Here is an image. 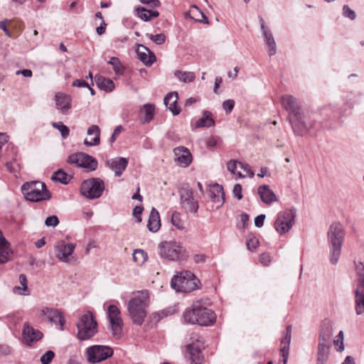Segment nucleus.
<instances>
[{"mask_svg":"<svg viewBox=\"0 0 364 364\" xmlns=\"http://www.w3.org/2000/svg\"><path fill=\"white\" fill-rule=\"evenodd\" d=\"M282 105L289 114V120L294 133L301 136L306 134L312 128L313 122L297 99L291 95H284L282 97Z\"/></svg>","mask_w":364,"mask_h":364,"instance_id":"nucleus-1","label":"nucleus"},{"mask_svg":"<svg viewBox=\"0 0 364 364\" xmlns=\"http://www.w3.org/2000/svg\"><path fill=\"white\" fill-rule=\"evenodd\" d=\"M149 304V294L147 290L139 291L133 294L127 304V311L134 324L141 326L147 315Z\"/></svg>","mask_w":364,"mask_h":364,"instance_id":"nucleus-2","label":"nucleus"},{"mask_svg":"<svg viewBox=\"0 0 364 364\" xmlns=\"http://www.w3.org/2000/svg\"><path fill=\"white\" fill-rule=\"evenodd\" d=\"M215 313L212 310L203 306L200 301L194 302L192 309L187 310L184 314L186 321L200 326H210L215 321Z\"/></svg>","mask_w":364,"mask_h":364,"instance_id":"nucleus-3","label":"nucleus"},{"mask_svg":"<svg viewBox=\"0 0 364 364\" xmlns=\"http://www.w3.org/2000/svg\"><path fill=\"white\" fill-rule=\"evenodd\" d=\"M21 191L26 199L32 202L48 200L50 198L46 184L38 181L23 183Z\"/></svg>","mask_w":364,"mask_h":364,"instance_id":"nucleus-4","label":"nucleus"},{"mask_svg":"<svg viewBox=\"0 0 364 364\" xmlns=\"http://www.w3.org/2000/svg\"><path fill=\"white\" fill-rule=\"evenodd\" d=\"M76 325L77 338L81 341L91 338L97 332V323L89 311L80 316Z\"/></svg>","mask_w":364,"mask_h":364,"instance_id":"nucleus-5","label":"nucleus"},{"mask_svg":"<svg viewBox=\"0 0 364 364\" xmlns=\"http://www.w3.org/2000/svg\"><path fill=\"white\" fill-rule=\"evenodd\" d=\"M198 279L192 272L183 271L173 277L171 286L178 292H190L198 287Z\"/></svg>","mask_w":364,"mask_h":364,"instance_id":"nucleus-6","label":"nucleus"},{"mask_svg":"<svg viewBox=\"0 0 364 364\" xmlns=\"http://www.w3.org/2000/svg\"><path fill=\"white\" fill-rule=\"evenodd\" d=\"M330 245V261L332 264H336L341 256V227L339 224L331 226L328 232Z\"/></svg>","mask_w":364,"mask_h":364,"instance_id":"nucleus-7","label":"nucleus"},{"mask_svg":"<svg viewBox=\"0 0 364 364\" xmlns=\"http://www.w3.org/2000/svg\"><path fill=\"white\" fill-rule=\"evenodd\" d=\"M104 190V181L100 178H92L85 180L80 187L81 194L90 200L101 197Z\"/></svg>","mask_w":364,"mask_h":364,"instance_id":"nucleus-8","label":"nucleus"},{"mask_svg":"<svg viewBox=\"0 0 364 364\" xmlns=\"http://www.w3.org/2000/svg\"><path fill=\"white\" fill-rule=\"evenodd\" d=\"M113 349L108 346L94 345L86 349L85 357L88 363H100L113 355Z\"/></svg>","mask_w":364,"mask_h":364,"instance_id":"nucleus-9","label":"nucleus"},{"mask_svg":"<svg viewBox=\"0 0 364 364\" xmlns=\"http://www.w3.org/2000/svg\"><path fill=\"white\" fill-rule=\"evenodd\" d=\"M332 334L333 326L331 323L329 321L324 323L320 334L318 348V358L320 361L327 359L329 352V344L328 341Z\"/></svg>","mask_w":364,"mask_h":364,"instance_id":"nucleus-10","label":"nucleus"},{"mask_svg":"<svg viewBox=\"0 0 364 364\" xmlns=\"http://www.w3.org/2000/svg\"><path fill=\"white\" fill-rule=\"evenodd\" d=\"M296 211L289 210L278 213L274 222V228L280 235L287 232L294 224Z\"/></svg>","mask_w":364,"mask_h":364,"instance_id":"nucleus-11","label":"nucleus"},{"mask_svg":"<svg viewBox=\"0 0 364 364\" xmlns=\"http://www.w3.org/2000/svg\"><path fill=\"white\" fill-rule=\"evenodd\" d=\"M179 196L180 203L186 212L193 214H195L198 212V201L193 196L192 189L188 185H185L181 187L179 191Z\"/></svg>","mask_w":364,"mask_h":364,"instance_id":"nucleus-12","label":"nucleus"},{"mask_svg":"<svg viewBox=\"0 0 364 364\" xmlns=\"http://www.w3.org/2000/svg\"><path fill=\"white\" fill-rule=\"evenodd\" d=\"M109 321V328L113 336L119 338L122 334L123 321L121 318V312L115 305H109L107 309Z\"/></svg>","mask_w":364,"mask_h":364,"instance_id":"nucleus-13","label":"nucleus"},{"mask_svg":"<svg viewBox=\"0 0 364 364\" xmlns=\"http://www.w3.org/2000/svg\"><path fill=\"white\" fill-rule=\"evenodd\" d=\"M68 162L92 171L96 170L98 164L94 157L82 152L70 155L68 159Z\"/></svg>","mask_w":364,"mask_h":364,"instance_id":"nucleus-14","label":"nucleus"},{"mask_svg":"<svg viewBox=\"0 0 364 364\" xmlns=\"http://www.w3.org/2000/svg\"><path fill=\"white\" fill-rule=\"evenodd\" d=\"M159 248L161 257L171 261L178 259L182 251L181 245L174 241L163 242Z\"/></svg>","mask_w":364,"mask_h":364,"instance_id":"nucleus-15","label":"nucleus"},{"mask_svg":"<svg viewBox=\"0 0 364 364\" xmlns=\"http://www.w3.org/2000/svg\"><path fill=\"white\" fill-rule=\"evenodd\" d=\"M75 249V244L66 243L63 240H60L54 245V254L60 262H69L74 258L73 253Z\"/></svg>","mask_w":364,"mask_h":364,"instance_id":"nucleus-16","label":"nucleus"},{"mask_svg":"<svg viewBox=\"0 0 364 364\" xmlns=\"http://www.w3.org/2000/svg\"><path fill=\"white\" fill-rule=\"evenodd\" d=\"M40 316L44 321L53 323H59L60 330L63 329L65 320L60 311L56 309L44 307L41 310Z\"/></svg>","mask_w":364,"mask_h":364,"instance_id":"nucleus-17","label":"nucleus"},{"mask_svg":"<svg viewBox=\"0 0 364 364\" xmlns=\"http://www.w3.org/2000/svg\"><path fill=\"white\" fill-rule=\"evenodd\" d=\"M175 160L180 166L187 167L192 162V155L188 149L184 146H178L173 149Z\"/></svg>","mask_w":364,"mask_h":364,"instance_id":"nucleus-18","label":"nucleus"},{"mask_svg":"<svg viewBox=\"0 0 364 364\" xmlns=\"http://www.w3.org/2000/svg\"><path fill=\"white\" fill-rule=\"evenodd\" d=\"M55 102L57 109L63 114H68L71 109L72 99L69 95L57 92L55 95Z\"/></svg>","mask_w":364,"mask_h":364,"instance_id":"nucleus-19","label":"nucleus"},{"mask_svg":"<svg viewBox=\"0 0 364 364\" xmlns=\"http://www.w3.org/2000/svg\"><path fill=\"white\" fill-rule=\"evenodd\" d=\"M107 166L114 172L115 176H120L128 165V159L124 157H115L107 161Z\"/></svg>","mask_w":364,"mask_h":364,"instance_id":"nucleus-20","label":"nucleus"},{"mask_svg":"<svg viewBox=\"0 0 364 364\" xmlns=\"http://www.w3.org/2000/svg\"><path fill=\"white\" fill-rule=\"evenodd\" d=\"M43 334L41 331L35 330L29 325L25 324L23 329V338L24 343L31 345L34 341L41 339Z\"/></svg>","mask_w":364,"mask_h":364,"instance_id":"nucleus-21","label":"nucleus"},{"mask_svg":"<svg viewBox=\"0 0 364 364\" xmlns=\"http://www.w3.org/2000/svg\"><path fill=\"white\" fill-rule=\"evenodd\" d=\"M257 193L261 200L265 204H270L273 202L278 201V199L274 191L269 188L267 185H262L257 188Z\"/></svg>","mask_w":364,"mask_h":364,"instance_id":"nucleus-22","label":"nucleus"},{"mask_svg":"<svg viewBox=\"0 0 364 364\" xmlns=\"http://www.w3.org/2000/svg\"><path fill=\"white\" fill-rule=\"evenodd\" d=\"M136 53L139 59L145 65H151L156 60L154 54L146 47L142 45L138 46Z\"/></svg>","mask_w":364,"mask_h":364,"instance_id":"nucleus-23","label":"nucleus"},{"mask_svg":"<svg viewBox=\"0 0 364 364\" xmlns=\"http://www.w3.org/2000/svg\"><path fill=\"white\" fill-rule=\"evenodd\" d=\"M164 104L166 107L173 113V115H177L181 112V108L178 105V93L171 92L166 95L164 98Z\"/></svg>","mask_w":364,"mask_h":364,"instance_id":"nucleus-24","label":"nucleus"},{"mask_svg":"<svg viewBox=\"0 0 364 364\" xmlns=\"http://www.w3.org/2000/svg\"><path fill=\"white\" fill-rule=\"evenodd\" d=\"M291 326H288L286 328L284 336L282 338V341H281L282 347H281L280 350L282 353V355L284 358V363H287V359H288L289 344H290L291 338Z\"/></svg>","mask_w":364,"mask_h":364,"instance_id":"nucleus-25","label":"nucleus"},{"mask_svg":"<svg viewBox=\"0 0 364 364\" xmlns=\"http://www.w3.org/2000/svg\"><path fill=\"white\" fill-rule=\"evenodd\" d=\"M210 198L216 204V208H220L225 202V193L221 186L215 185L209 193Z\"/></svg>","mask_w":364,"mask_h":364,"instance_id":"nucleus-26","label":"nucleus"},{"mask_svg":"<svg viewBox=\"0 0 364 364\" xmlns=\"http://www.w3.org/2000/svg\"><path fill=\"white\" fill-rule=\"evenodd\" d=\"M88 136H94L93 139H85L84 144L87 146H93L98 145L100 141V129L97 125L90 126L87 132Z\"/></svg>","mask_w":364,"mask_h":364,"instance_id":"nucleus-27","label":"nucleus"},{"mask_svg":"<svg viewBox=\"0 0 364 364\" xmlns=\"http://www.w3.org/2000/svg\"><path fill=\"white\" fill-rule=\"evenodd\" d=\"M11 253L9 242L6 240L2 232L0 230V264L8 262Z\"/></svg>","mask_w":364,"mask_h":364,"instance_id":"nucleus-28","label":"nucleus"},{"mask_svg":"<svg viewBox=\"0 0 364 364\" xmlns=\"http://www.w3.org/2000/svg\"><path fill=\"white\" fill-rule=\"evenodd\" d=\"M161 220L158 210L153 208L151 210L147 228L150 232H156L161 228Z\"/></svg>","mask_w":364,"mask_h":364,"instance_id":"nucleus-29","label":"nucleus"},{"mask_svg":"<svg viewBox=\"0 0 364 364\" xmlns=\"http://www.w3.org/2000/svg\"><path fill=\"white\" fill-rule=\"evenodd\" d=\"M261 28L263 31V35L265 37V42L268 47V52L270 56L275 55L277 52V46L274 38L272 33L265 28L263 21L261 20Z\"/></svg>","mask_w":364,"mask_h":364,"instance_id":"nucleus-30","label":"nucleus"},{"mask_svg":"<svg viewBox=\"0 0 364 364\" xmlns=\"http://www.w3.org/2000/svg\"><path fill=\"white\" fill-rule=\"evenodd\" d=\"M214 126L215 121L213 118L212 113L209 111H204L203 112L202 117L200 119H198L195 124V128H209Z\"/></svg>","mask_w":364,"mask_h":364,"instance_id":"nucleus-31","label":"nucleus"},{"mask_svg":"<svg viewBox=\"0 0 364 364\" xmlns=\"http://www.w3.org/2000/svg\"><path fill=\"white\" fill-rule=\"evenodd\" d=\"M187 350L191 364H200L202 363L203 357L199 347L190 345L187 347Z\"/></svg>","mask_w":364,"mask_h":364,"instance_id":"nucleus-32","label":"nucleus"},{"mask_svg":"<svg viewBox=\"0 0 364 364\" xmlns=\"http://www.w3.org/2000/svg\"><path fill=\"white\" fill-rule=\"evenodd\" d=\"M136 15L144 21H149L152 18L159 16L157 11L148 10L144 7H138L135 9Z\"/></svg>","mask_w":364,"mask_h":364,"instance_id":"nucleus-33","label":"nucleus"},{"mask_svg":"<svg viewBox=\"0 0 364 364\" xmlns=\"http://www.w3.org/2000/svg\"><path fill=\"white\" fill-rule=\"evenodd\" d=\"M357 274V284L355 291L364 292V264L361 262L355 263Z\"/></svg>","mask_w":364,"mask_h":364,"instance_id":"nucleus-34","label":"nucleus"},{"mask_svg":"<svg viewBox=\"0 0 364 364\" xmlns=\"http://www.w3.org/2000/svg\"><path fill=\"white\" fill-rule=\"evenodd\" d=\"M188 14L190 16V17L195 21L203 23H208V21L207 19V17L204 15V14L195 5L191 6L189 11L188 12Z\"/></svg>","mask_w":364,"mask_h":364,"instance_id":"nucleus-35","label":"nucleus"},{"mask_svg":"<svg viewBox=\"0 0 364 364\" xmlns=\"http://www.w3.org/2000/svg\"><path fill=\"white\" fill-rule=\"evenodd\" d=\"M175 77L184 83H189L193 82L196 78V75L193 72L176 70L174 72Z\"/></svg>","mask_w":364,"mask_h":364,"instance_id":"nucleus-36","label":"nucleus"},{"mask_svg":"<svg viewBox=\"0 0 364 364\" xmlns=\"http://www.w3.org/2000/svg\"><path fill=\"white\" fill-rule=\"evenodd\" d=\"M240 162L237 160H230L227 163V168L232 173V175L235 176V179L245 178V176L243 175L240 171H237V168H240Z\"/></svg>","mask_w":364,"mask_h":364,"instance_id":"nucleus-37","label":"nucleus"},{"mask_svg":"<svg viewBox=\"0 0 364 364\" xmlns=\"http://www.w3.org/2000/svg\"><path fill=\"white\" fill-rule=\"evenodd\" d=\"M133 261L139 266L143 265L148 259L147 253L141 249L134 250L132 254Z\"/></svg>","mask_w":364,"mask_h":364,"instance_id":"nucleus-38","label":"nucleus"},{"mask_svg":"<svg viewBox=\"0 0 364 364\" xmlns=\"http://www.w3.org/2000/svg\"><path fill=\"white\" fill-rule=\"evenodd\" d=\"M171 223L178 230H183L186 229V221L183 219L182 215L178 212H174L171 216Z\"/></svg>","mask_w":364,"mask_h":364,"instance_id":"nucleus-39","label":"nucleus"},{"mask_svg":"<svg viewBox=\"0 0 364 364\" xmlns=\"http://www.w3.org/2000/svg\"><path fill=\"white\" fill-rule=\"evenodd\" d=\"M51 178L55 181H58L63 184H67L70 181L72 177L65 171L58 170L53 174Z\"/></svg>","mask_w":364,"mask_h":364,"instance_id":"nucleus-40","label":"nucleus"},{"mask_svg":"<svg viewBox=\"0 0 364 364\" xmlns=\"http://www.w3.org/2000/svg\"><path fill=\"white\" fill-rule=\"evenodd\" d=\"M97 85L101 90H105L107 92H111L114 89V84L113 81L110 79L103 77L98 78Z\"/></svg>","mask_w":364,"mask_h":364,"instance_id":"nucleus-41","label":"nucleus"},{"mask_svg":"<svg viewBox=\"0 0 364 364\" xmlns=\"http://www.w3.org/2000/svg\"><path fill=\"white\" fill-rule=\"evenodd\" d=\"M355 311L358 315L364 312V292L355 291Z\"/></svg>","mask_w":364,"mask_h":364,"instance_id":"nucleus-42","label":"nucleus"},{"mask_svg":"<svg viewBox=\"0 0 364 364\" xmlns=\"http://www.w3.org/2000/svg\"><path fill=\"white\" fill-rule=\"evenodd\" d=\"M52 125L54 128L57 129L60 132L63 139L68 138L70 135L69 128L62 122H53Z\"/></svg>","mask_w":364,"mask_h":364,"instance_id":"nucleus-43","label":"nucleus"},{"mask_svg":"<svg viewBox=\"0 0 364 364\" xmlns=\"http://www.w3.org/2000/svg\"><path fill=\"white\" fill-rule=\"evenodd\" d=\"M109 63L111 64L113 67V70H114L116 74L121 75L123 73V66L122 65L119 60L117 58L112 57Z\"/></svg>","mask_w":364,"mask_h":364,"instance_id":"nucleus-44","label":"nucleus"},{"mask_svg":"<svg viewBox=\"0 0 364 364\" xmlns=\"http://www.w3.org/2000/svg\"><path fill=\"white\" fill-rule=\"evenodd\" d=\"M246 245L249 250L254 251L259 246V241L255 236L249 235L247 238Z\"/></svg>","mask_w":364,"mask_h":364,"instance_id":"nucleus-45","label":"nucleus"},{"mask_svg":"<svg viewBox=\"0 0 364 364\" xmlns=\"http://www.w3.org/2000/svg\"><path fill=\"white\" fill-rule=\"evenodd\" d=\"M146 36L157 45H161L166 41V36L164 33H159L156 35L147 33Z\"/></svg>","mask_w":364,"mask_h":364,"instance_id":"nucleus-46","label":"nucleus"},{"mask_svg":"<svg viewBox=\"0 0 364 364\" xmlns=\"http://www.w3.org/2000/svg\"><path fill=\"white\" fill-rule=\"evenodd\" d=\"M343 16L351 21H354L357 16L356 13L347 5L343 6Z\"/></svg>","mask_w":364,"mask_h":364,"instance_id":"nucleus-47","label":"nucleus"},{"mask_svg":"<svg viewBox=\"0 0 364 364\" xmlns=\"http://www.w3.org/2000/svg\"><path fill=\"white\" fill-rule=\"evenodd\" d=\"M146 114L145 120L149 122L152 118L154 112V107L151 105H145L142 109Z\"/></svg>","mask_w":364,"mask_h":364,"instance_id":"nucleus-48","label":"nucleus"},{"mask_svg":"<svg viewBox=\"0 0 364 364\" xmlns=\"http://www.w3.org/2000/svg\"><path fill=\"white\" fill-rule=\"evenodd\" d=\"M55 356V353L52 350H48L41 358L42 364H50Z\"/></svg>","mask_w":364,"mask_h":364,"instance_id":"nucleus-49","label":"nucleus"},{"mask_svg":"<svg viewBox=\"0 0 364 364\" xmlns=\"http://www.w3.org/2000/svg\"><path fill=\"white\" fill-rule=\"evenodd\" d=\"M45 224L48 227L54 228L59 224V220L55 215L49 216L46 219Z\"/></svg>","mask_w":364,"mask_h":364,"instance_id":"nucleus-50","label":"nucleus"},{"mask_svg":"<svg viewBox=\"0 0 364 364\" xmlns=\"http://www.w3.org/2000/svg\"><path fill=\"white\" fill-rule=\"evenodd\" d=\"M240 168L243 170V171L245 172L244 175L245 176V177L246 176H248L250 178L254 177L255 173L251 170V168L248 164L241 163V164H240Z\"/></svg>","mask_w":364,"mask_h":364,"instance_id":"nucleus-51","label":"nucleus"},{"mask_svg":"<svg viewBox=\"0 0 364 364\" xmlns=\"http://www.w3.org/2000/svg\"><path fill=\"white\" fill-rule=\"evenodd\" d=\"M235 102L232 100H227L223 102V107L227 113H230L234 108Z\"/></svg>","mask_w":364,"mask_h":364,"instance_id":"nucleus-52","label":"nucleus"},{"mask_svg":"<svg viewBox=\"0 0 364 364\" xmlns=\"http://www.w3.org/2000/svg\"><path fill=\"white\" fill-rule=\"evenodd\" d=\"M249 220V215L246 213H242L240 215V220L237 224V226L240 228H245L247 225Z\"/></svg>","mask_w":364,"mask_h":364,"instance_id":"nucleus-53","label":"nucleus"},{"mask_svg":"<svg viewBox=\"0 0 364 364\" xmlns=\"http://www.w3.org/2000/svg\"><path fill=\"white\" fill-rule=\"evenodd\" d=\"M259 260L264 266H267L272 261V256L269 253H262L259 256Z\"/></svg>","mask_w":364,"mask_h":364,"instance_id":"nucleus-54","label":"nucleus"},{"mask_svg":"<svg viewBox=\"0 0 364 364\" xmlns=\"http://www.w3.org/2000/svg\"><path fill=\"white\" fill-rule=\"evenodd\" d=\"M232 193L237 200L242 199V186L239 183H237L234 186Z\"/></svg>","mask_w":364,"mask_h":364,"instance_id":"nucleus-55","label":"nucleus"},{"mask_svg":"<svg viewBox=\"0 0 364 364\" xmlns=\"http://www.w3.org/2000/svg\"><path fill=\"white\" fill-rule=\"evenodd\" d=\"M16 161V159H14L13 161H8L5 164V166L6 169L11 173L14 174L16 176L18 173V169L14 166V162Z\"/></svg>","mask_w":364,"mask_h":364,"instance_id":"nucleus-56","label":"nucleus"},{"mask_svg":"<svg viewBox=\"0 0 364 364\" xmlns=\"http://www.w3.org/2000/svg\"><path fill=\"white\" fill-rule=\"evenodd\" d=\"M11 352V348L6 344H0V355H7Z\"/></svg>","mask_w":364,"mask_h":364,"instance_id":"nucleus-57","label":"nucleus"},{"mask_svg":"<svg viewBox=\"0 0 364 364\" xmlns=\"http://www.w3.org/2000/svg\"><path fill=\"white\" fill-rule=\"evenodd\" d=\"M341 331H340L338 333V335L336 336V339L333 341V344H334V346H335V348H336L337 351H341Z\"/></svg>","mask_w":364,"mask_h":364,"instance_id":"nucleus-58","label":"nucleus"},{"mask_svg":"<svg viewBox=\"0 0 364 364\" xmlns=\"http://www.w3.org/2000/svg\"><path fill=\"white\" fill-rule=\"evenodd\" d=\"M13 292L18 295H28L29 291L27 290H23L21 286H16L13 289Z\"/></svg>","mask_w":364,"mask_h":364,"instance_id":"nucleus-59","label":"nucleus"},{"mask_svg":"<svg viewBox=\"0 0 364 364\" xmlns=\"http://www.w3.org/2000/svg\"><path fill=\"white\" fill-rule=\"evenodd\" d=\"M143 211V208L141 206H136L133 210V215L136 218L138 222L141 221V214Z\"/></svg>","mask_w":364,"mask_h":364,"instance_id":"nucleus-60","label":"nucleus"},{"mask_svg":"<svg viewBox=\"0 0 364 364\" xmlns=\"http://www.w3.org/2000/svg\"><path fill=\"white\" fill-rule=\"evenodd\" d=\"M265 215L261 214L257 216L255 219V225L257 228H261L264 225Z\"/></svg>","mask_w":364,"mask_h":364,"instance_id":"nucleus-61","label":"nucleus"},{"mask_svg":"<svg viewBox=\"0 0 364 364\" xmlns=\"http://www.w3.org/2000/svg\"><path fill=\"white\" fill-rule=\"evenodd\" d=\"M73 86L74 87H89V85L87 82H85L84 80H75L73 82Z\"/></svg>","mask_w":364,"mask_h":364,"instance_id":"nucleus-62","label":"nucleus"},{"mask_svg":"<svg viewBox=\"0 0 364 364\" xmlns=\"http://www.w3.org/2000/svg\"><path fill=\"white\" fill-rule=\"evenodd\" d=\"M16 75H22L23 76H24L26 77H31L33 75V73L29 69H24V70H17L16 72Z\"/></svg>","mask_w":364,"mask_h":364,"instance_id":"nucleus-63","label":"nucleus"},{"mask_svg":"<svg viewBox=\"0 0 364 364\" xmlns=\"http://www.w3.org/2000/svg\"><path fill=\"white\" fill-rule=\"evenodd\" d=\"M19 282H20V284L21 286L22 287V289L23 290H27L28 289V287H27V279H26V277L25 274H20L19 276Z\"/></svg>","mask_w":364,"mask_h":364,"instance_id":"nucleus-64","label":"nucleus"}]
</instances>
